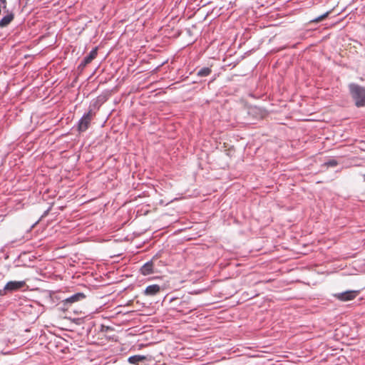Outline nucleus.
<instances>
[{"mask_svg": "<svg viewBox=\"0 0 365 365\" xmlns=\"http://www.w3.org/2000/svg\"><path fill=\"white\" fill-rule=\"evenodd\" d=\"M14 16L12 13H9L0 20V28L7 26L14 19Z\"/></svg>", "mask_w": 365, "mask_h": 365, "instance_id": "6", "label": "nucleus"}, {"mask_svg": "<svg viewBox=\"0 0 365 365\" xmlns=\"http://www.w3.org/2000/svg\"><path fill=\"white\" fill-rule=\"evenodd\" d=\"M358 292L350 290L341 293L336 294L334 296L341 301H349L354 299Z\"/></svg>", "mask_w": 365, "mask_h": 365, "instance_id": "4", "label": "nucleus"}, {"mask_svg": "<svg viewBox=\"0 0 365 365\" xmlns=\"http://www.w3.org/2000/svg\"><path fill=\"white\" fill-rule=\"evenodd\" d=\"M329 12H326L325 14L318 16L317 18H316L314 20H313V21L314 22H319L322 20H324L328 15H329Z\"/></svg>", "mask_w": 365, "mask_h": 365, "instance_id": "12", "label": "nucleus"}, {"mask_svg": "<svg viewBox=\"0 0 365 365\" xmlns=\"http://www.w3.org/2000/svg\"><path fill=\"white\" fill-rule=\"evenodd\" d=\"M349 88L351 97L355 101L356 106L357 107L364 106L365 88L355 83L349 84Z\"/></svg>", "mask_w": 365, "mask_h": 365, "instance_id": "1", "label": "nucleus"}, {"mask_svg": "<svg viewBox=\"0 0 365 365\" xmlns=\"http://www.w3.org/2000/svg\"><path fill=\"white\" fill-rule=\"evenodd\" d=\"M210 72L211 70L209 68H203L198 71L197 75L200 76H207Z\"/></svg>", "mask_w": 365, "mask_h": 365, "instance_id": "11", "label": "nucleus"}, {"mask_svg": "<svg viewBox=\"0 0 365 365\" xmlns=\"http://www.w3.org/2000/svg\"><path fill=\"white\" fill-rule=\"evenodd\" d=\"M142 274L146 276L153 273V262H149L145 263L140 269Z\"/></svg>", "mask_w": 365, "mask_h": 365, "instance_id": "7", "label": "nucleus"}, {"mask_svg": "<svg viewBox=\"0 0 365 365\" xmlns=\"http://www.w3.org/2000/svg\"><path fill=\"white\" fill-rule=\"evenodd\" d=\"M92 120V113L91 111L84 114L78 123V130L80 131H85L88 129L91 121Z\"/></svg>", "mask_w": 365, "mask_h": 365, "instance_id": "3", "label": "nucleus"}, {"mask_svg": "<svg viewBox=\"0 0 365 365\" xmlns=\"http://www.w3.org/2000/svg\"><path fill=\"white\" fill-rule=\"evenodd\" d=\"M326 164L328 166L334 167V166H335L336 165V161L334 160H331L328 161Z\"/></svg>", "mask_w": 365, "mask_h": 365, "instance_id": "13", "label": "nucleus"}, {"mask_svg": "<svg viewBox=\"0 0 365 365\" xmlns=\"http://www.w3.org/2000/svg\"><path fill=\"white\" fill-rule=\"evenodd\" d=\"M84 294H82V293H77L76 294H73V296L67 298L66 299V302L67 303H73V302H78L82 299L84 298Z\"/></svg>", "mask_w": 365, "mask_h": 365, "instance_id": "9", "label": "nucleus"}, {"mask_svg": "<svg viewBox=\"0 0 365 365\" xmlns=\"http://www.w3.org/2000/svg\"><path fill=\"white\" fill-rule=\"evenodd\" d=\"M160 291V287L158 284H152L148 286L145 291L144 294L146 296H155Z\"/></svg>", "mask_w": 365, "mask_h": 365, "instance_id": "5", "label": "nucleus"}, {"mask_svg": "<svg viewBox=\"0 0 365 365\" xmlns=\"http://www.w3.org/2000/svg\"><path fill=\"white\" fill-rule=\"evenodd\" d=\"M97 56V48H93L89 54L85 57L81 65L85 66L86 65L90 63Z\"/></svg>", "mask_w": 365, "mask_h": 365, "instance_id": "8", "label": "nucleus"}, {"mask_svg": "<svg viewBox=\"0 0 365 365\" xmlns=\"http://www.w3.org/2000/svg\"><path fill=\"white\" fill-rule=\"evenodd\" d=\"M145 359L144 356L135 355L130 356L128 359V362L133 364H138L140 361H143Z\"/></svg>", "mask_w": 365, "mask_h": 365, "instance_id": "10", "label": "nucleus"}, {"mask_svg": "<svg viewBox=\"0 0 365 365\" xmlns=\"http://www.w3.org/2000/svg\"><path fill=\"white\" fill-rule=\"evenodd\" d=\"M25 284L26 282L24 281H10L4 286L3 291L5 293L16 291L21 289Z\"/></svg>", "mask_w": 365, "mask_h": 365, "instance_id": "2", "label": "nucleus"}]
</instances>
